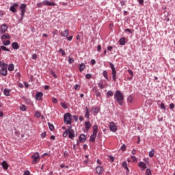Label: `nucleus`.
I'll return each mask as SVG.
<instances>
[{
    "label": "nucleus",
    "instance_id": "1a4fd4ad",
    "mask_svg": "<svg viewBox=\"0 0 175 175\" xmlns=\"http://www.w3.org/2000/svg\"><path fill=\"white\" fill-rule=\"evenodd\" d=\"M0 28H1L0 29L1 33H5L6 31H8V25H6V24L1 25Z\"/></svg>",
    "mask_w": 175,
    "mask_h": 175
},
{
    "label": "nucleus",
    "instance_id": "9d476101",
    "mask_svg": "<svg viewBox=\"0 0 175 175\" xmlns=\"http://www.w3.org/2000/svg\"><path fill=\"white\" fill-rule=\"evenodd\" d=\"M43 97V93L40 92H37L36 96H35V99H36V100H42V98Z\"/></svg>",
    "mask_w": 175,
    "mask_h": 175
},
{
    "label": "nucleus",
    "instance_id": "473e14b6",
    "mask_svg": "<svg viewBox=\"0 0 175 175\" xmlns=\"http://www.w3.org/2000/svg\"><path fill=\"white\" fill-rule=\"evenodd\" d=\"M61 106L64 109H68V104L66 103H61Z\"/></svg>",
    "mask_w": 175,
    "mask_h": 175
},
{
    "label": "nucleus",
    "instance_id": "9b49d317",
    "mask_svg": "<svg viewBox=\"0 0 175 175\" xmlns=\"http://www.w3.org/2000/svg\"><path fill=\"white\" fill-rule=\"evenodd\" d=\"M0 74H1L2 76H8V68H2L0 70Z\"/></svg>",
    "mask_w": 175,
    "mask_h": 175
},
{
    "label": "nucleus",
    "instance_id": "774afa93",
    "mask_svg": "<svg viewBox=\"0 0 175 175\" xmlns=\"http://www.w3.org/2000/svg\"><path fill=\"white\" fill-rule=\"evenodd\" d=\"M41 136H42V138L46 137V132L42 133L41 134Z\"/></svg>",
    "mask_w": 175,
    "mask_h": 175
},
{
    "label": "nucleus",
    "instance_id": "2f4dec72",
    "mask_svg": "<svg viewBox=\"0 0 175 175\" xmlns=\"http://www.w3.org/2000/svg\"><path fill=\"white\" fill-rule=\"evenodd\" d=\"M98 87L100 88V90H103L105 88V85L103 83L100 82L98 83Z\"/></svg>",
    "mask_w": 175,
    "mask_h": 175
},
{
    "label": "nucleus",
    "instance_id": "de8ad7c7",
    "mask_svg": "<svg viewBox=\"0 0 175 175\" xmlns=\"http://www.w3.org/2000/svg\"><path fill=\"white\" fill-rule=\"evenodd\" d=\"M125 150H126V146H125V144H123V145L121 146V150H122V151H125Z\"/></svg>",
    "mask_w": 175,
    "mask_h": 175
},
{
    "label": "nucleus",
    "instance_id": "f03ea898",
    "mask_svg": "<svg viewBox=\"0 0 175 175\" xmlns=\"http://www.w3.org/2000/svg\"><path fill=\"white\" fill-rule=\"evenodd\" d=\"M64 118L65 124L67 125L72 124V114L67 113L64 114Z\"/></svg>",
    "mask_w": 175,
    "mask_h": 175
},
{
    "label": "nucleus",
    "instance_id": "6e6d98bb",
    "mask_svg": "<svg viewBox=\"0 0 175 175\" xmlns=\"http://www.w3.org/2000/svg\"><path fill=\"white\" fill-rule=\"evenodd\" d=\"M100 50H102V46H100V44H98L97 46V51H100Z\"/></svg>",
    "mask_w": 175,
    "mask_h": 175
},
{
    "label": "nucleus",
    "instance_id": "e2e57ef3",
    "mask_svg": "<svg viewBox=\"0 0 175 175\" xmlns=\"http://www.w3.org/2000/svg\"><path fill=\"white\" fill-rule=\"evenodd\" d=\"M29 174H31V172H29V171H25V172H24V175H29Z\"/></svg>",
    "mask_w": 175,
    "mask_h": 175
},
{
    "label": "nucleus",
    "instance_id": "69168bd1",
    "mask_svg": "<svg viewBox=\"0 0 175 175\" xmlns=\"http://www.w3.org/2000/svg\"><path fill=\"white\" fill-rule=\"evenodd\" d=\"M73 118H74L75 121H78V120H79V117H77V116H73Z\"/></svg>",
    "mask_w": 175,
    "mask_h": 175
},
{
    "label": "nucleus",
    "instance_id": "412c9836",
    "mask_svg": "<svg viewBox=\"0 0 175 175\" xmlns=\"http://www.w3.org/2000/svg\"><path fill=\"white\" fill-rule=\"evenodd\" d=\"M84 69H85V64L84 63L79 64V72H83Z\"/></svg>",
    "mask_w": 175,
    "mask_h": 175
},
{
    "label": "nucleus",
    "instance_id": "b1692460",
    "mask_svg": "<svg viewBox=\"0 0 175 175\" xmlns=\"http://www.w3.org/2000/svg\"><path fill=\"white\" fill-rule=\"evenodd\" d=\"M85 116L87 117L88 118H90V109H88L87 107H85Z\"/></svg>",
    "mask_w": 175,
    "mask_h": 175
},
{
    "label": "nucleus",
    "instance_id": "cd10ccee",
    "mask_svg": "<svg viewBox=\"0 0 175 175\" xmlns=\"http://www.w3.org/2000/svg\"><path fill=\"white\" fill-rule=\"evenodd\" d=\"M3 92L5 96H9L10 95V91L8 89H5Z\"/></svg>",
    "mask_w": 175,
    "mask_h": 175
},
{
    "label": "nucleus",
    "instance_id": "5701e85b",
    "mask_svg": "<svg viewBox=\"0 0 175 175\" xmlns=\"http://www.w3.org/2000/svg\"><path fill=\"white\" fill-rule=\"evenodd\" d=\"M85 128H86L87 131H88V129H90V128H91V123L90 122V121L85 122Z\"/></svg>",
    "mask_w": 175,
    "mask_h": 175
},
{
    "label": "nucleus",
    "instance_id": "09e8293b",
    "mask_svg": "<svg viewBox=\"0 0 175 175\" xmlns=\"http://www.w3.org/2000/svg\"><path fill=\"white\" fill-rule=\"evenodd\" d=\"M110 162H114V157L109 156Z\"/></svg>",
    "mask_w": 175,
    "mask_h": 175
},
{
    "label": "nucleus",
    "instance_id": "aec40b11",
    "mask_svg": "<svg viewBox=\"0 0 175 175\" xmlns=\"http://www.w3.org/2000/svg\"><path fill=\"white\" fill-rule=\"evenodd\" d=\"M119 43L121 46H125L126 42L125 41V38H122L119 40Z\"/></svg>",
    "mask_w": 175,
    "mask_h": 175
},
{
    "label": "nucleus",
    "instance_id": "4d7b16f0",
    "mask_svg": "<svg viewBox=\"0 0 175 175\" xmlns=\"http://www.w3.org/2000/svg\"><path fill=\"white\" fill-rule=\"evenodd\" d=\"M137 1L141 5H143V4L144 3V0H137Z\"/></svg>",
    "mask_w": 175,
    "mask_h": 175
},
{
    "label": "nucleus",
    "instance_id": "603ef678",
    "mask_svg": "<svg viewBox=\"0 0 175 175\" xmlns=\"http://www.w3.org/2000/svg\"><path fill=\"white\" fill-rule=\"evenodd\" d=\"M68 62L69 64H73V62H75V60L72 58H69L68 59Z\"/></svg>",
    "mask_w": 175,
    "mask_h": 175
},
{
    "label": "nucleus",
    "instance_id": "4c0bfd02",
    "mask_svg": "<svg viewBox=\"0 0 175 175\" xmlns=\"http://www.w3.org/2000/svg\"><path fill=\"white\" fill-rule=\"evenodd\" d=\"M20 109H21V110H22V111H25V110H27V107H26L25 105H22L20 107Z\"/></svg>",
    "mask_w": 175,
    "mask_h": 175
},
{
    "label": "nucleus",
    "instance_id": "13d9d810",
    "mask_svg": "<svg viewBox=\"0 0 175 175\" xmlns=\"http://www.w3.org/2000/svg\"><path fill=\"white\" fill-rule=\"evenodd\" d=\"M43 6V3H37V7L42 8Z\"/></svg>",
    "mask_w": 175,
    "mask_h": 175
},
{
    "label": "nucleus",
    "instance_id": "c85d7f7f",
    "mask_svg": "<svg viewBox=\"0 0 175 175\" xmlns=\"http://www.w3.org/2000/svg\"><path fill=\"white\" fill-rule=\"evenodd\" d=\"M10 10L12 13H16L17 12V10L16 9V8H14V6H12V5L10 8Z\"/></svg>",
    "mask_w": 175,
    "mask_h": 175
},
{
    "label": "nucleus",
    "instance_id": "a878e982",
    "mask_svg": "<svg viewBox=\"0 0 175 175\" xmlns=\"http://www.w3.org/2000/svg\"><path fill=\"white\" fill-rule=\"evenodd\" d=\"M122 166L125 168L128 172H129V170L128 169V165L126 164V161H123L122 163Z\"/></svg>",
    "mask_w": 175,
    "mask_h": 175
},
{
    "label": "nucleus",
    "instance_id": "c756f323",
    "mask_svg": "<svg viewBox=\"0 0 175 175\" xmlns=\"http://www.w3.org/2000/svg\"><path fill=\"white\" fill-rule=\"evenodd\" d=\"M3 44L4 46H9L10 44V40H7L5 41H3Z\"/></svg>",
    "mask_w": 175,
    "mask_h": 175
},
{
    "label": "nucleus",
    "instance_id": "39448f33",
    "mask_svg": "<svg viewBox=\"0 0 175 175\" xmlns=\"http://www.w3.org/2000/svg\"><path fill=\"white\" fill-rule=\"evenodd\" d=\"M31 159H33L32 163L35 165V163L39 162L40 161V157L39 156L38 152H36L31 156Z\"/></svg>",
    "mask_w": 175,
    "mask_h": 175
},
{
    "label": "nucleus",
    "instance_id": "0e129e2a",
    "mask_svg": "<svg viewBox=\"0 0 175 175\" xmlns=\"http://www.w3.org/2000/svg\"><path fill=\"white\" fill-rule=\"evenodd\" d=\"M107 50H108V51H111L113 50V46H108Z\"/></svg>",
    "mask_w": 175,
    "mask_h": 175
},
{
    "label": "nucleus",
    "instance_id": "864d4df0",
    "mask_svg": "<svg viewBox=\"0 0 175 175\" xmlns=\"http://www.w3.org/2000/svg\"><path fill=\"white\" fill-rule=\"evenodd\" d=\"M90 64L91 65H95V64H96V61H95V59H92L90 61Z\"/></svg>",
    "mask_w": 175,
    "mask_h": 175
},
{
    "label": "nucleus",
    "instance_id": "20e7f679",
    "mask_svg": "<svg viewBox=\"0 0 175 175\" xmlns=\"http://www.w3.org/2000/svg\"><path fill=\"white\" fill-rule=\"evenodd\" d=\"M110 68L112 70V79L113 81H116V76H117V71L116 70V67H114V64L113 63H109Z\"/></svg>",
    "mask_w": 175,
    "mask_h": 175
},
{
    "label": "nucleus",
    "instance_id": "f3484780",
    "mask_svg": "<svg viewBox=\"0 0 175 175\" xmlns=\"http://www.w3.org/2000/svg\"><path fill=\"white\" fill-rule=\"evenodd\" d=\"M96 135H98V133H92L90 138V142H95V139H96Z\"/></svg>",
    "mask_w": 175,
    "mask_h": 175
},
{
    "label": "nucleus",
    "instance_id": "4be33fe9",
    "mask_svg": "<svg viewBox=\"0 0 175 175\" xmlns=\"http://www.w3.org/2000/svg\"><path fill=\"white\" fill-rule=\"evenodd\" d=\"M5 39H10V36H9V33H5L1 36V40H3Z\"/></svg>",
    "mask_w": 175,
    "mask_h": 175
},
{
    "label": "nucleus",
    "instance_id": "0eeeda50",
    "mask_svg": "<svg viewBox=\"0 0 175 175\" xmlns=\"http://www.w3.org/2000/svg\"><path fill=\"white\" fill-rule=\"evenodd\" d=\"M109 129L111 132H117V126H116L114 122H111L109 123Z\"/></svg>",
    "mask_w": 175,
    "mask_h": 175
},
{
    "label": "nucleus",
    "instance_id": "37998d69",
    "mask_svg": "<svg viewBox=\"0 0 175 175\" xmlns=\"http://www.w3.org/2000/svg\"><path fill=\"white\" fill-rule=\"evenodd\" d=\"M160 107H161V109H162V110H166V107L165 106V104H163V103H161L160 105Z\"/></svg>",
    "mask_w": 175,
    "mask_h": 175
},
{
    "label": "nucleus",
    "instance_id": "e433bc0d",
    "mask_svg": "<svg viewBox=\"0 0 175 175\" xmlns=\"http://www.w3.org/2000/svg\"><path fill=\"white\" fill-rule=\"evenodd\" d=\"M1 49H2L3 50V51H8V52L10 51V49L6 48V46H1Z\"/></svg>",
    "mask_w": 175,
    "mask_h": 175
},
{
    "label": "nucleus",
    "instance_id": "4468645a",
    "mask_svg": "<svg viewBox=\"0 0 175 175\" xmlns=\"http://www.w3.org/2000/svg\"><path fill=\"white\" fill-rule=\"evenodd\" d=\"M60 35H62V36H64V38H68V36H69V30L66 29L64 31H62L60 33Z\"/></svg>",
    "mask_w": 175,
    "mask_h": 175
},
{
    "label": "nucleus",
    "instance_id": "7c9ffc66",
    "mask_svg": "<svg viewBox=\"0 0 175 175\" xmlns=\"http://www.w3.org/2000/svg\"><path fill=\"white\" fill-rule=\"evenodd\" d=\"M154 152H155V151L154 150V149H152V150L149 152L150 158H152V157H154Z\"/></svg>",
    "mask_w": 175,
    "mask_h": 175
},
{
    "label": "nucleus",
    "instance_id": "72a5a7b5",
    "mask_svg": "<svg viewBox=\"0 0 175 175\" xmlns=\"http://www.w3.org/2000/svg\"><path fill=\"white\" fill-rule=\"evenodd\" d=\"M48 125L49 126L50 131H54V125H53V124L49 122Z\"/></svg>",
    "mask_w": 175,
    "mask_h": 175
},
{
    "label": "nucleus",
    "instance_id": "a18cd8bd",
    "mask_svg": "<svg viewBox=\"0 0 175 175\" xmlns=\"http://www.w3.org/2000/svg\"><path fill=\"white\" fill-rule=\"evenodd\" d=\"M146 175H151V170L150 169L146 170Z\"/></svg>",
    "mask_w": 175,
    "mask_h": 175
},
{
    "label": "nucleus",
    "instance_id": "bf43d9fd",
    "mask_svg": "<svg viewBox=\"0 0 175 175\" xmlns=\"http://www.w3.org/2000/svg\"><path fill=\"white\" fill-rule=\"evenodd\" d=\"M170 109H171V110H172V109H174V103H171V104L170 105Z\"/></svg>",
    "mask_w": 175,
    "mask_h": 175
},
{
    "label": "nucleus",
    "instance_id": "c03bdc74",
    "mask_svg": "<svg viewBox=\"0 0 175 175\" xmlns=\"http://www.w3.org/2000/svg\"><path fill=\"white\" fill-rule=\"evenodd\" d=\"M92 77V75L91 74H86L85 79H90Z\"/></svg>",
    "mask_w": 175,
    "mask_h": 175
},
{
    "label": "nucleus",
    "instance_id": "c9c22d12",
    "mask_svg": "<svg viewBox=\"0 0 175 175\" xmlns=\"http://www.w3.org/2000/svg\"><path fill=\"white\" fill-rule=\"evenodd\" d=\"M35 117H36L37 118H40V116H41V113H40V112H39V111H36V113H35Z\"/></svg>",
    "mask_w": 175,
    "mask_h": 175
},
{
    "label": "nucleus",
    "instance_id": "423d86ee",
    "mask_svg": "<svg viewBox=\"0 0 175 175\" xmlns=\"http://www.w3.org/2000/svg\"><path fill=\"white\" fill-rule=\"evenodd\" d=\"M68 137L73 140L75 139V130L72 129V126L68 127Z\"/></svg>",
    "mask_w": 175,
    "mask_h": 175
},
{
    "label": "nucleus",
    "instance_id": "ddd939ff",
    "mask_svg": "<svg viewBox=\"0 0 175 175\" xmlns=\"http://www.w3.org/2000/svg\"><path fill=\"white\" fill-rule=\"evenodd\" d=\"M85 140H87V136H85V135H84V134H81L79 136V142L81 143H84V142H85Z\"/></svg>",
    "mask_w": 175,
    "mask_h": 175
},
{
    "label": "nucleus",
    "instance_id": "dca6fc26",
    "mask_svg": "<svg viewBox=\"0 0 175 175\" xmlns=\"http://www.w3.org/2000/svg\"><path fill=\"white\" fill-rule=\"evenodd\" d=\"M1 166L3 167L4 170H8L9 169V165L5 161H3Z\"/></svg>",
    "mask_w": 175,
    "mask_h": 175
},
{
    "label": "nucleus",
    "instance_id": "680f3d73",
    "mask_svg": "<svg viewBox=\"0 0 175 175\" xmlns=\"http://www.w3.org/2000/svg\"><path fill=\"white\" fill-rule=\"evenodd\" d=\"M36 58H38V55L36 54L32 55V59H36Z\"/></svg>",
    "mask_w": 175,
    "mask_h": 175
},
{
    "label": "nucleus",
    "instance_id": "79ce46f5",
    "mask_svg": "<svg viewBox=\"0 0 175 175\" xmlns=\"http://www.w3.org/2000/svg\"><path fill=\"white\" fill-rule=\"evenodd\" d=\"M59 53H60V54H62V55H65V51H64V49H60L59 50Z\"/></svg>",
    "mask_w": 175,
    "mask_h": 175
},
{
    "label": "nucleus",
    "instance_id": "ea45409f",
    "mask_svg": "<svg viewBox=\"0 0 175 175\" xmlns=\"http://www.w3.org/2000/svg\"><path fill=\"white\" fill-rule=\"evenodd\" d=\"M103 76L105 77V79H106L107 80H108V76H107V71H103Z\"/></svg>",
    "mask_w": 175,
    "mask_h": 175
},
{
    "label": "nucleus",
    "instance_id": "393cba45",
    "mask_svg": "<svg viewBox=\"0 0 175 175\" xmlns=\"http://www.w3.org/2000/svg\"><path fill=\"white\" fill-rule=\"evenodd\" d=\"M8 70L10 72H13V70H14V65L10 64L9 66H8Z\"/></svg>",
    "mask_w": 175,
    "mask_h": 175
},
{
    "label": "nucleus",
    "instance_id": "6ab92c4d",
    "mask_svg": "<svg viewBox=\"0 0 175 175\" xmlns=\"http://www.w3.org/2000/svg\"><path fill=\"white\" fill-rule=\"evenodd\" d=\"M93 92H94L96 96H100V92H99L98 88H94Z\"/></svg>",
    "mask_w": 175,
    "mask_h": 175
},
{
    "label": "nucleus",
    "instance_id": "f257e3e1",
    "mask_svg": "<svg viewBox=\"0 0 175 175\" xmlns=\"http://www.w3.org/2000/svg\"><path fill=\"white\" fill-rule=\"evenodd\" d=\"M115 100L118 102L120 106H122V102H124V95L120 90H117L114 95Z\"/></svg>",
    "mask_w": 175,
    "mask_h": 175
},
{
    "label": "nucleus",
    "instance_id": "6e6552de",
    "mask_svg": "<svg viewBox=\"0 0 175 175\" xmlns=\"http://www.w3.org/2000/svg\"><path fill=\"white\" fill-rule=\"evenodd\" d=\"M42 3L45 5V6H55V5H57V3H54V2H51L49 0H44Z\"/></svg>",
    "mask_w": 175,
    "mask_h": 175
},
{
    "label": "nucleus",
    "instance_id": "3c124183",
    "mask_svg": "<svg viewBox=\"0 0 175 175\" xmlns=\"http://www.w3.org/2000/svg\"><path fill=\"white\" fill-rule=\"evenodd\" d=\"M53 36L58 35V30L55 29L52 32Z\"/></svg>",
    "mask_w": 175,
    "mask_h": 175
},
{
    "label": "nucleus",
    "instance_id": "338daca9",
    "mask_svg": "<svg viewBox=\"0 0 175 175\" xmlns=\"http://www.w3.org/2000/svg\"><path fill=\"white\" fill-rule=\"evenodd\" d=\"M12 6H14V8H18V3H15L12 5Z\"/></svg>",
    "mask_w": 175,
    "mask_h": 175
},
{
    "label": "nucleus",
    "instance_id": "052dcab7",
    "mask_svg": "<svg viewBox=\"0 0 175 175\" xmlns=\"http://www.w3.org/2000/svg\"><path fill=\"white\" fill-rule=\"evenodd\" d=\"M125 32H129V33H132V30H131L130 29H126L124 30Z\"/></svg>",
    "mask_w": 175,
    "mask_h": 175
},
{
    "label": "nucleus",
    "instance_id": "5fc2aeb1",
    "mask_svg": "<svg viewBox=\"0 0 175 175\" xmlns=\"http://www.w3.org/2000/svg\"><path fill=\"white\" fill-rule=\"evenodd\" d=\"M128 72L129 73V75L133 77V71H132L131 70H128Z\"/></svg>",
    "mask_w": 175,
    "mask_h": 175
},
{
    "label": "nucleus",
    "instance_id": "8fccbe9b",
    "mask_svg": "<svg viewBox=\"0 0 175 175\" xmlns=\"http://www.w3.org/2000/svg\"><path fill=\"white\" fill-rule=\"evenodd\" d=\"M131 159H133V162H137V159L135 156H131Z\"/></svg>",
    "mask_w": 175,
    "mask_h": 175
},
{
    "label": "nucleus",
    "instance_id": "a211bd4d",
    "mask_svg": "<svg viewBox=\"0 0 175 175\" xmlns=\"http://www.w3.org/2000/svg\"><path fill=\"white\" fill-rule=\"evenodd\" d=\"M12 47L14 50H18V49H20V45H18V43L17 42H13L12 44Z\"/></svg>",
    "mask_w": 175,
    "mask_h": 175
},
{
    "label": "nucleus",
    "instance_id": "bb28decb",
    "mask_svg": "<svg viewBox=\"0 0 175 175\" xmlns=\"http://www.w3.org/2000/svg\"><path fill=\"white\" fill-rule=\"evenodd\" d=\"M93 133H98V125L93 126Z\"/></svg>",
    "mask_w": 175,
    "mask_h": 175
},
{
    "label": "nucleus",
    "instance_id": "58836bf2",
    "mask_svg": "<svg viewBox=\"0 0 175 175\" xmlns=\"http://www.w3.org/2000/svg\"><path fill=\"white\" fill-rule=\"evenodd\" d=\"M107 96H113V92L109 90L107 92Z\"/></svg>",
    "mask_w": 175,
    "mask_h": 175
},
{
    "label": "nucleus",
    "instance_id": "f8f14e48",
    "mask_svg": "<svg viewBox=\"0 0 175 175\" xmlns=\"http://www.w3.org/2000/svg\"><path fill=\"white\" fill-rule=\"evenodd\" d=\"M96 172L98 174H102L103 173V167L101 166H97L96 168Z\"/></svg>",
    "mask_w": 175,
    "mask_h": 175
},
{
    "label": "nucleus",
    "instance_id": "f704fd0d",
    "mask_svg": "<svg viewBox=\"0 0 175 175\" xmlns=\"http://www.w3.org/2000/svg\"><path fill=\"white\" fill-rule=\"evenodd\" d=\"M0 66H2V68H8V64L0 61Z\"/></svg>",
    "mask_w": 175,
    "mask_h": 175
},
{
    "label": "nucleus",
    "instance_id": "49530a36",
    "mask_svg": "<svg viewBox=\"0 0 175 175\" xmlns=\"http://www.w3.org/2000/svg\"><path fill=\"white\" fill-rule=\"evenodd\" d=\"M52 102L53 103H58V100L54 97L52 98Z\"/></svg>",
    "mask_w": 175,
    "mask_h": 175
},
{
    "label": "nucleus",
    "instance_id": "a19ab883",
    "mask_svg": "<svg viewBox=\"0 0 175 175\" xmlns=\"http://www.w3.org/2000/svg\"><path fill=\"white\" fill-rule=\"evenodd\" d=\"M68 135V129L64 131V133H63V137H66Z\"/></svg>",
    "mask_w": 175,
    "mask_h": 175
},
{
    "label": "nucleus",
    "instance_id": "7ed1b4c3",
    "mask_svg": "<svg viewBox=\"0 0 175 175\" xmlns=\"http://www.w3.org/2000/svg\"><path fill=\"white\" fill-rule=\"evenodd\" d=\"M19 9L21 10V16L22 18H24V16H25V12H27V4L25 3H22L21 4Z\"/></svg>",
    "mask_w": 175,
    "mask_h": 175
},
{
    "label": "nucleus",
    "instance_id": "2eb2a0df",
    "mask_svg": "<svg viewBox=\"0 0 175 175\" xmlns=\"http://www.w3.org/2000/svg\"><path fill=\"white\" fill-rule=\"evenodd\" d=\"M138 166L139 167H142V170H145V169H147V165H146V163L142 161L138 163Z\"/></svg>",
    "mask_w": 175,
    "mask_h": 175
}]
</instances>
